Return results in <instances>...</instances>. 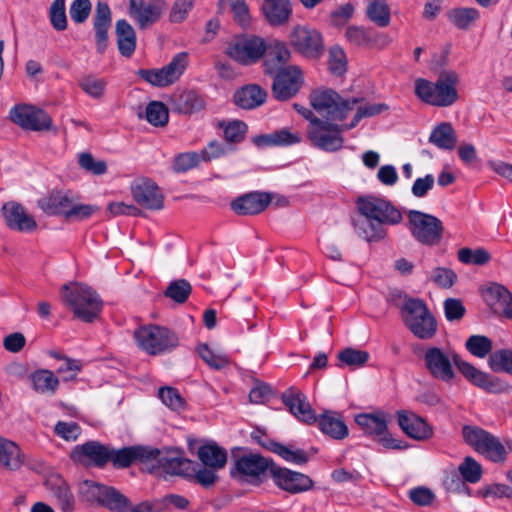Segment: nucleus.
<instances>
[{
  "label": "nucleus",
  "instance_id": "c756f323",
  "mask_svg": "<svg viewBox=\"0 0 512 512\" xmlns=\"http://www.w3.org/2000/svg\"><path fill=\"white\" fill-rule=\"evenodd\" d=\"M262 11L269 24L280 26L288 22L292 7L289 0H264Z\"/></svg>",
  "mask_w": 512,
  "mask_h": 512
},
{
  "label": "nucleus",
  "instance_id": "4d7b16f0",
  "mask_svg": "<svg viewBox=\"0 0 512 512\" xmlns=\"http://www.w3.org/2000/svg\"><path fill=\"white\" fill-rule=\"evenodd\" d=\"M188 55L185 52H181L176 54L171 62L164 66L165 73L169 77L170 81L174 83L179 79V77L183 74L185 71L188 61H187Z\"/></svg>",
  "mask_w": 512,
  "mask_h": 512
},
{
  "label": "nucleus",
  "instance_id": "c03bdc74",
  "mask_svg": "<svg viewBox=\"0 0 512 512\" xmlns=\"http://www.w3.org/2000/svg\"><path fill=\"white\" fill-rule=\"evenodd\" d=\"M192 292V286L186 279L171 281L164 291V296L177 304L185 303Z\"/></svg>",
  "mask_w": 512,
  "mask_h": 512
},
{
  "label": "nucleus",
  "instance_id": "bb28decb",
  "mask_svg": "<svg viewBox=\"0 0 512 512\" xmlns=\"http://www.w3.org/2000/svg\"><path fill=\"white\" fill-rule=\"evenodd\" d=\"M204 106V99L192 90L175 93L171 98V109L178 114L190 115Z\"/></svg>",
  "mask_w": 512,
  "mask_h": 512
},
{
  "label": "nucleus",
  "instance_id": "13d9d810",
  "mask_svg": "<svg viewBox=\"0 0 512 512\" xmlns=\"http://www.w3.org/2000/svg\"><path fill=\"white\" fill-rule=\"evenodd\" d=\"M158 395L161 401L172 410L179 411L185 407L184 399L181 397L177 389L173 387L160 388Z\"/></svg>",
  "mask_w": 512,
  "mask_h": 512
},
{
  "label": "nucleus",
  "instance_id": "37998d69",
  "mask_svg": "<svg viewBox=\"0 0 512 512\" xmlns=\"http://www.w3.org/2000/svg\"><path fill=\"white\" fill-rule=\"evenodd\" d=\"M479 16V11L470 7L455 8L450 11V20L458 29L462 30L471 28Z\"/></svg>",
  "mask_w": 512,
  "mask_h": 512
},
{
  "label": "nucleus",
  "instance_id": "5701e85b",
  "mask_svg": "<svg viewBox=\"0 0 512 512\" xmlns=\"http://www.w3.org/2000/svg\"><path fill=\"white\" fill-rule=\"evenodd\" d=\"M271 464L268 459L258 454H249L239 457L234 464V469L231 470V475L236 474L240 477H250L258 479L268 469L271 471Z\"/></svg>",
  "mask_w": 512,
  "mask_h": 512
},
{
  "label": "nucleus",
  "instance_id": "2f4dec72",
  "mask_svg": "<svg viewBox=\"0 0 512 512\" xmlns=\"http://www.w3.org/2000/svg\"><path fill=\"white\" fill-rule=\"evenodd\" d=\"M72 200L68 193L53 191L39 199L38 206L48 215H63L66 218Z\"/></svg>",
  "mask_w": 512,
  "mask_h": 512
},
{
  "label": "nucleus",
  "instance_id": "0e129e2a",
  "mask_svg": "<svg viewBox=\"0 0 512 512\" xmlns=\"http://www.w3.org/2000/svg\"><path fill=\"white\" fill-rule=\"evenodd\" d=\"M138 75L154 86L164 87L173 84L165 73L164 68L152 70L141 69L138 71Z\"/></svg>",
  "mask_w": 512,
  "mask_h": 512
},
{
  "label": "nucleus",
  "instance_id": "de8ad7c7",
  "mask_svg": "<svg viewBox=\"0 0 512 512\" xmlns=\"http://www.w3.org/2000/svg\"><path fill=\"white\" fill-rule=\"evenodd\" d=\"M79 87L90 97L100 99L104 95L106 81L93 75H85L78 81Z\"/></svg>",
  "mask_w": 512,
  "mask_h": 512
},
{
  "label": "nucleus",
  "instance_id": "49530a36",
  "mask_svg": "<svg viewBox=\"0 0 512 512\" xmlns=\"http://www.w3.org/2000/svg\"><path fill=\"white\" fill-rule=\"evenodd\" d=\"M458 471L465 482L478 483L483 474L482 466L474 458L467 456L458 467Z\"/></svg>",
  "mask_w": 512,
  "mask_h": 512
},
{
  "label": "nucleus",
  "instance_id": "1a4fd4ad",
  "mask_svg": "<svg viewBox=\"0 0 512 512\" xmlns=\"http://www.w3.org/2000/svg\"><path fill=\"white\" fill-rule=\"evenodd\" d=\"M265 52L266 43L264 39L254 35L235 36L226 48V54L243 65L257 62Z\"/></svg>",
  "mask_w": 512,
  "mask_h": 512
},
{
  "label": "nucleus",
  "instance_id": "4be33fe9",
  "mask_svg": "<svg viewBox=\"0 0 512 512\" xmlns=\"http://www.w3.org/2000/svg\"><path fill=\"white\" fill-rule=\"evenodd\" d=\"M283 403L289 411L301 422L313 424L317 421L315 411L305 394L295 388H289L282 394Z\"/></svg>",
  "mask_w": 512,
  "mask_h": 512
},
{
  "label": "nucleus",
  "instance_id": "f3484780",
  "mask_svg": "<svg viewBox=\"0 0 512 512\" xmlns=\"http://www.w3.org/2000/svg\"><path fill=\"white\" fill-rule=\"evenodd\" d=\"M274 74L272 84L274 98L285 101L297 94L302 85V76L296 66L280 69Z\"/></svg>",
  "mask_w": 512,
  "mask_h": 512
},
{
  "label": "nucleus",
  "instance_id": "9b49d317",
  "mask_svg": "<svg viewBox=\"0 0 512 512\" xmlns=\"http://www.w3.org/2000/svg\"><path fill=\"white\" fill-rule=\"evenodd\" d=\"M453 363L467 381L486 392L500 394L511 390V386L506 382L477 369L457 355H453Z\"/></svg>",
  "mask_w": 512,
  "mask_h": 512
},
{
  "label": "nucleus",
  "instance_id": "680f3d73",
  "mask_svg": "<svg viewBox=\"0 0 512 512\" xmlns=\"http://www.w3.org/2000/svg\"><path fill=\"white\" fill-rule=\"evenodd\" d=\"M79 165L94 175H103L107 171V164L104 160H95L92 154L87 152L79 155Z\"/></svg>",
  "mask_w": 512,
  "mask_h": 512
},
{
  "label": "nucleus",
  "instance_id": "6e6d98bb",
  "mask_svg": "<svg viewBox=\"0 0 512 512\" xmlns=\"http://www.w3.org/2000/svg\"><path fill=\"white\" fill-rule=\"evenodd\" d=\"M488 435V431L478 426L465 425L462 428L463 439L469 446L473 447L475 451H478Z\"/></svg>",
  "mask_w": 512,
  "mask_h": 512
},
{
  "label": "nucleus",
  "instance_id": "ddd939ff",
  "mask_svg": "<svg viewBox=\"0 0 512 512\" xmlns=\"http://www.w3.org/2000/svg\"><path fill=\"white\" fill-rule=\"evenodd\" d=\"M133 199L141 207L148 210H160L164 206V196L156 184L150 178H136L130 187Z\"/></svg>",
  "mask_w": 512,
  "mask_h": 512
},
{
  "label": "nucleus",
  "instance_id": "2eb2a0df",
  "mask_svg": "<svg viewBox=\"0 0 512 512\" xmlns=\"http://www.w3.org/2000/svg\"><path fill=\"white\" fill-rule=\"evenodd\" d=\"M9 117L20 127L34 131L48 130L52 125V120L46 112L27 104L14 106L9 112Z\"/></svg>",
  "mask_w": 512,
  "mask_h": 512
},
{
  "label": "nucleus",
  "instance_id": "79ce46f5",
  "mask_svg": "<svg viewBox=\"0 0 512 512\" xmlns=\"http://www.w3.org/2000/svg\"><path fill=\"white\" fill-rule=\"evenodd\" d=\"M477 452L493 462H503L506 458L505 447L499 439L491 433H489Z\"/></svg>",
  "mask_w": 512,
  "mask_h": 512
},
{
  "label": "nucleus",
  "instance_id": "f704fd0d",
  "mask_svg": "<svg viewBox=\"0 0 512 512\" xmlns=\"http://www.w3.org/2000/svg\"><path fill=\"white\" fill-rule=\"evenodd\" d=\"M426 367L437 379L448 380V356L439 348L432 347L425 353Z\"/></svg>",
  "mask_w": 512,
  "mask_h": 512
},
{
  "label": "nucleus",
  "instance_id": "e433bc0d",
  "mask_svg": "<svg viewBox=\"0 0 512 512\" xmlns=\"http://www.w3.org/2000/svg\"><path fill=\"white\" fill-rule=\"evenodd\" d=\"M197 455L204 466L214 470L222 469L227 462L226 450L216 443L202 445L199 447Z\"/></svg>",
  "mask_w": 512,
  "mask_h": 512
},
{
  "label": "nucleus",
  "instance_id": "39448f33",
  "mask_svg": "<svg viewBox=\"0 0 512 512\" xmlns=\"http://www.w3.org/2000/svg\"><path fill=\"white\" fill-rule=\"evenodd\" d=\"M138 346L150 355H158L172 351L179 344L175 332L167 327L146 325L134 331Z\"/></svg>",
  "mask_w": 512,
  "mask_h": 512
},
{
  "label": "nucleus",
  "instance_id": "e2e57ef3",
  "mask_svg": "<svg viewBox=\"0 0 512 512\" xmlns=\"http://www.w3.org/2000/svg\"><path fill=\"white\" fill-rule=\"evenodd\" d=\"M338 358L349 366L360 367L368 361L369 354L366 351L346 348L339 353Z\"/></svg>",
  "mask_w": 512,
  "mask_h": 512
},
{
  "label": "nucleus",
  "instance_id": "69168bd1",
  "mask_svg": "<svg viewBox=\"0 0 512 512\" xmlns=\"http://www.w3.org/2000/svg\"><path fill=\"white\" fill-rule=\"evenodd\" d=\"M329 69L338 76L346 71V55L338 46L332 47L329 51Z\"/></svg>",
  "mask_w": 512,
  "mask_h": 512
},
{
  "label": "nucleus",
  "instance_id": "423d86ee",
  "mask_svg": "<svg viewBox=\"0 0 512 512\" xmlns=\"http://www.w3.org/2000/svg\"><path fill=\"white\" fill-rule=\"evenodd\" d=\"M402 318L408 329L420 339H429L436 332V320L420 299L405 301Z\"/></svg>",
  "mask_w": 512,
  "mask_h": 512
},
{
  "label": "nucleus",
  "instance_id": "3c124183",
  "mask_svg": "<svg viewBox=\"0 0 512 512\" xmlns=\"http://www.w3.org/2000/svg\"><path fill=\"white\" fill-rule=\"evenodd\" d=\"M49 19L55 30L64 31L67 28L65 0H54L52 2L49 9Z\"/></svg>",
  "mask_w": 512,
  "mask_h": 512
},
{
  "label": "nucleus",
  "instance_id": "603ef678",
  "mask_svg": "<svg viewBox=\"0 0 512 512\" xmlns=\"http://www.w3.org/2000/svg\"><path fill=\"white\" fill-rule=\"evenodd\" d=\"M458 259L464 264L484 265L490 260V254L483 248L472 250L465 247L458 251Z\"/></svg>",
  "mask_w": 512,
  "mask_h": 512
},
{
  "label": "nucleus",
  "instance_id": "b1692460",
  "mask_svg": "<svg viewBox=\"0 0 512 512\" xmlns=\"http://www.w3.org/2000/svg\"><path fill=\"white\" fill-rule=\"evenodd\" d=\"M112 24V13L106 2L99 1L96 5L93 17V29L95 32L96 50L103 54L108 44V31Z\"/></svg>",
  "mask_w": 512,
  "mask_h": 512
},
{
  "label": "nucleus",
  "instance_id": "6e6552de",
  "mask_svg": "<svg viewBox=\"0 0 512 512\" xmlns=\"http://www.w3.org/2000/svg\"><path fill=\"white\" fill-rule=\"evenodd\" d=\"M390 416L382 411L363 413L355 416V422L363 432L372 436L387 449L402 450L406 448L400 440L393 438L387 429Z\"/></svg>",
  "mask_w": 512,
  "mask_h": 512
},
{
  "label": "nucleus",
  "instance_id": "0eeeda50",
  "mask_svg": "<svg viewBox=\"0 0 512 512\" xmlns=\"http://www.w3.org/2000/svg\"><path fill=\"white\" fill-rule=\"evenodd\" d=\"M407 226L412 236L421 244L437 245L443 235L442 222L433 215L417 211H408Z\"/></svg>",
  "mask_w": 512,
  "mask_h": 512
},
{
  "label": "nucleus",
  "instance_id": "412c9836",
  "mask_svg": "<svg viewBox=\"0 0 512 512\" xmlns=\"http://www.w3.org/2000/svg\"><path fill=\"white\" fill-rule=\"evenodd\" d=\"M1 211L10 229L19 232H33L37 229V222L20 203L7 202L2 206Z\"/></svg>",
  "mask_w": 512,
  "mask_h": 512
},
{
  "label": "nucleus",
  "instance_id": "58836bf2",
  "mask_svg": "<svg viewBox=\"0 0 512 512\" xmlns=\"http://www.w3.org/2000/svg\"><path fill=\"white\" fill-rule=\"evenodd\" d=\"M264 448L268 449L279 455L287 462H291L296 465H304L309 461L308 454L302 449H293L291 446H285L281 443L269 440L268 442H261Z\"/></svg>",
  "mask_w": 512,
  "mask_h": 512
},
{
  "label": "nucleus",
  "instance_id": "ea45409f",
  "mask_svg": "<svg viewBox=\"0 0 512 512\" xmlns=\"http://www.w3.org/2000/svg\"><path fill=\"white\" fill-rule=\"evenodd\" d=\"M29 378L37 393L53 395L58 390L59 379L48 369H38L31 373Z\"/></svg>",
  "mask_w": 512,
  "mask_h": 512
},
{
  "label": "nucleus",
  "instance_id": "a211bd4d",
  "mask_svg": "<svg viewBox=\"0 0 512 512\" xmlns=\"http://www.w3.org/2000/svg\"><path fill=\"white\" fill-rule=\"evenodd\" d=\"M110 448L98 441H88L82 445L75 446L70 454L75 463L86 466L94 465L104 467L111 457Z\"/></svg>",
  "mask_w": 512,
  "mask_h": 512
},
{
  "label": "nucleus",
  "instance_id": "473e14b6",
  "mask_svg": "<svg viewBox=\"0 0 512 512\" xmlns=\"http://www.w3.org/2000/svg\"><path fill=\"white\" fill-rule=\"evenodd\" d=\"M320 430L333 439L341 440L348 436V427L336 412H325L317 421Z\"/></svg>",
  "mask_w": 512,
  "mask_h": 512
},
{
  "label": "nucleus",
  "instance_id": "a878e982",
  "mask_svg": "<svg viewBox=\"0 0 512 512\" xmlns=\"http://www.w3.org/2000/svg\"><path fill=\"white\" fill-rule=\"evenodd\" d=\"M266 59L264 62L265 73L273 75L281 66L288 63L291 58V52L284 42L274 40L268 46L266 45Z\"/></svg>",
  "mask_w": 512,
  "mask_h": 512
},
{
  "label": "nucleus",
  "instance_id": "f8f14e48",
  "mask_svg": "<svg viewBox=\"0 0 512 512\" xmlns=\"http://www.w3.org/2000/svg\"><path fill=\"white\" fill-rule=\"evenodd\" d=\"M167 10L164 0H129L128 14L140 29H146L160 20Z\"/></svg>",
  "mask_w": 512,
  "mask_h": 512
},
{
  "label": "nucleus",
  "instance_id": "cd10ccee",
  "mask_svg": "<svg viewBox=\"0 0 512 512\" xmlns=\"http://www.w3.org/2000/svg\"><path fill=\"white\" fill-rule=\"evenodd\" d=\"M45 485L56 498L63 512H71L74 509V496L67 482L62 477L58 475L51 476L46 480Z\"/></svg>",
  "mask_w": 512,
  "mask_h": 512
},
{
  "label": "nucleus",
  "instance_id": "774afa93",
  "mask_svg": "<svg viewBox=\"0 0 512 512\" xmlns=\"http://www.w3.org/2000/svg\"><path fill=\"white\" fill-rule=\"evenodd\" d=\"M120 512H164V504L160 498L153 500H145L136 505H131L123 508Z\"/></svg>",
  "mask_w": 512,
  "mask_h": 512
},
{
  "label": "nucleus",
  "instance_id": "aec40b11",
  "mask_svg": "<svg viewBox=\"0 0 512 512\" xmlns=\"http://www.w3.org/2000/svg\"><path fill=\"white\" fill-rule=\"evenodd\" d=\"M152 467L158 464L163 470L171 475L186 476L191 473L192 461L183 456L178 449L159 450V455L149 463Z\"/></svg>",
  "mask_w": 512,
  "mask_h": 512
},
{
  "label": "nucleus",
  "instance_id": "4468645a",
  "mask_svg": "<svg viewBox=\"0 0 512 512\" xmlns=\"http://www.w3.org/2000/svg\"><path fill=\"white\" fill-rule=\"evenodd\" d=\"M109 453H111L109 462H111L115 468H127L135 463L149 464L153 458L159 455V449L149 446L134 445L121 449L110 448Z\"/></svg>",
  "mask_w": 512,
  "mask_h": 512
},
{
  "label": "nucleus",
  "instance_id": "7ed1b4c3",
  "mask_svg": "<svg viewBox=\"0 0 512 512\" xmlns=\"http://www.w3.org/2000/svg\"><path fill=\"white\" fill-rule=\"evenodd\" d=\"M61 297L72 308L75 317L84 322H93L102 310L99 295L84 284H65Z\"/></svg>",
  "mask_w": 512,
  "mask_h": 512
},
{
  "label": "nucleus",
  "instance_id": "f257e3e1",
  "mask_svg": "<svg viewBox=\"0 0 512 512\" xmlns=\"http://www.w3.org/2000/svg\"><path fill=\"white\" fill-rule=\"evenodd\" d=\"M309 98L314 110L326 118V121L314 119V126L307 129L309 140L313 146L327 152L340 150L344 144L343 127L332 122L345 120L354 106L363 103L364 99H345L332 89L314 90Z\"/></svg>",
  "mask_w": 512,
  "mask_h": 512
},
{
  "label": "nucleus",
  "instance_id": "dca6fc26",
  "mask_svg": "<svg viewBox=\"0 0 512 512\" xmlns=\"http://www.w3.org/2000/svg\"><path fill=\"white\" fill-rule=\"evenodd\" d=\"M271 476L279 489L290 494H300L314 486V481L308 475L276 465L271 467Z\"/></svg>",
  "mask_w": 512,
  "mask_h": 512
},
{
  "label": "nucleus",
  "instance_id": "5fc2aeb1",
  "mask_svg": "<svg viewBox=\"0 0 512 512\" xmlns=\"http://www.w3.org/2000/svg\"><path fill=\"white\" fill-rule=\"evenodd\" d=\"M345 37L350 44L358 47H367L372 42L371 32L360 26L347 27Z\"/></svg>",
  "mask_w": 512,
  "mask_h": 512
},
{
  "label": "nucleus",
  "instance_id": "338daca9",
  "mask_svg": "<svg viewBox=\"0 0 512 512\" xmlns=\"http://www.w3.org/2000/svg\"><path fill=\"white\" fill-rule=\"evenodd\" d=\"M200 154L196 152L181 153L175 157L173 169L176 172H186L196 167L200 161Z\"/></svg>",
  "mask_w": 512,
  "mask_h": 512
},
{
  "label": "nucleus",
  "instance_id": "bf43d9fd",
  "mask_svg": "<svg viewBox=\"0 0 512 512\" xmlns=\"http://www.w3.org/2000/svg\"><path fill=\"white\" fill-rule=\"evenodd\" d=\"M201 359L213 369H222L228 365V359L219 354H215L207 344H201L197 348Z\"/></svg>",
  "mask_w": 512,
  "mask_h": 512
},
{
  "label": "nucleus",
  "instance_id": "a18cd8bd",
  "mask_svg": "<svg viewBox=\"0 0 512 512\" xmlns=\"http://www.w3.org/2000/svg\"><path fill=\"white\" fill-rule=\"evenodd\" d=\"M145 118L155 127H164L168 123L169 112L162 102L152 101L146 107Z\"/></svg>",
  "mask_w": 512,
  "mask_h": 512
},
{
  "label": "nucleus",
  "instance_id": "4c0bfd02",
  "mask_svg": "<svg viewBox=\"0 0 512 512\" xmlns=\"http://www.w3.org/2000/svg\"><path fill=\"white\" fill-rule=\"evenodd\" d=\"M23 464V455L19 446L0 436V467L17 470Z\"/></svg>",
  "mask_w": 512,
  "mask_h": 512
},
{
  "label": "nucleus",
  "instance_id": "393cba45",
  "mask_svg": "<svg viewBox=\"0 0 512 512\" xmlns=\"http://www.w3.org/2000/svg\"><path fill=\"white\" fill-rule=\"evenodd\" d=\"M271 200L269 193L251 192L235 199L231 208L238 215H255L264 211Z\"/></svg>",
  "mask_w": 512,
  "mask_h": 512
},
{
  "label": "nucleus",
  "instance_id": "8fccbe9b",
  "mask_svg": "<svg viewBox=\"0 0 512 512\" xmlns=\"http://www.w3.org/2000/svg\"><path fill=\"white\" fill-rule=\"evenodd\" d=\"M467 350L478 358H484L492 349V342L486 336L473 335L466 341Z\"/></svg>",
  "mask_w": 512,
  "mask_h": 512
},
{
  "label": "nucleus",
  "instance_id": "c9c22d12",
  "mask_svg": "<svg viewBox=\"0 0 512 512\" xmlns=\"http://www.w3.org/2000/svg\"><path fill=\"white\" fill-rule=\"evenodd\" d=\"M113 512H120L121 509L129 506L130 501L115 488L102 485L95 496V502Z\"/></svg>",
  "mask_w": 512,
  "mask_h": 512
},
{
  "label": "nucleus",
  "instance_id": "864d4df0",
  "mask_svg": "<svg viewBox=\"0 0 512 512\" xmlns=\"http://www.w3.org/2000/svg\"><path fill=\"white\" fill-rule=\"evenodd\" d=\"M473 496L492 499L512 498V488L505 484L494 483L478 489Z\"/></svg>",
  "mask_w": 512,
  "mask_h": 512
},
{
  "label": "nucleus",
  "instance_id": "7c9ffc66",
  "mask_svg": "<svg viewBox=\"0 0 512 512\" xmlns=\"http://www.w3.org/2000/svg\"><path fill=\"white\" fill-rule=\"evenodd\" d=\"M398 424L408 436L414 439H424L430 435V429L425 421L408 411L398 412Z\"/></svg>",
  "mask_w": 512,
  "mask_h": 512
},
{
  "label": "nucleus",
  "instance_id": "c85d7f7f",
  "mask_svg": "<svg viewBox=\"0 0 512 512\" xmlns=\"http://www.w3.org/2000/svg\"><path fill=\"white\" fill-rule=\"evenodd\" d=\"M267 98V91L257 84H249L237 90L234 102L243 109H254L261 106Z\"/></svg>",
  "mask_w": 512,
  "mask_h": 512
},
{
  "label": "nucleus",
  "instance_id": "72a5a7b5",
  "mask_svg": "<svg viewBox=\"0 0 512 512\" xmlns=\"http://www.w3.org/2000/svg\"><path fill=\"white\" fill-rule=\"evenodd\" d=\"M115 33L120 54L127 58L131 57L136 48L134 28L125 19H121L116 22Z\"/></svg>",
  "mask_w": 512,
  "mask_h": 512
},
{
  "label": "nucleus",
  "instance_id": "09e8293b",
  "mask_svg": "<svg viewBox=\"0 0 512 512\" xmlns=\"http://www.w3.org/2000/svg\"><path fill=\"white\" fill-rule=\"evenodd\" d=\"M488 362L493 371H504L512 375V350H497L490 355Z\"/></svg>",
  "mask_w": 512,
  "mask_h": 512
},
{
  "label": "nucleus",
  "instance_id": "a19ab883",
  "mask_svg": "<svg viewBox=\"0 0 512 512\" xmlns=\"http://www.w3.org/2000/svg\"><path fill=\"white\" fill-rule=\"evenodd\" d=\"M366 16L378 27H387L391 21L390 7L385 1L371 0L366 7Z\"/></svg>",
  "mask_w": 512,
  "mask_h": 512
},
{
  "label": "nucleus",
  "instance_id": "f03ea898",
  "mask_svg": "<svg viewBox=\"0 0 512 512\" xmlns=\"http://www.w3.org/2000/svg\"><path fill=\"white\" fill-rule=\"evenodd\" d=\"M359 216L354 219L356 233L368 242H378L385 238L386 225L399 224L402 213L388 201L367 197L357 201Z\"/></svg>",
  "mask_w": 512,
  "mask_h": 512
},
{
  "label": "nucleus",
  "instance_id": "20e7f679",
  "mask_svg": "<svg viewBox=\"0 0 512 512\" xmlns=\"http://www.w3.org/2000/svg\"><path fill=\"white\" fill-rule=\"evenodd\" d=\"M445 62V53L438 56L435 55L432 60L431 69L439 73V78L435 83L423 78L415 81V93L425 103L434 106L448 105V74L442 70Z\"/></svg>",
  "mask_w": 512,
  "mask_h": 512
},
{
  "label": "nucleus",
  "instance_id": "052dcab7",
  "mask_svg": "<svg viewBox=\"0 0 512 512\" xmlns=\"http://www.w3.org/2000/svg\"><path fill=\"white\" fill-rule=\"evenodd\" d=\"M91 10L90 0H74L70 5L69 14L74 23L82 24L88 19Z\"/></svg>",
  "mask_w": 512,
  "mask_h": 512
},
{
  "label": "nucleus",
  "instance_id": "9d476101",
  "mask_svg": "<svg viewBox=\"0 0 512 512\" xmlns=\"http://www.w3.org/2000/svg\"><path fill=\"white\" fill-rule=\"evenodd\" d=\"M289 44L306 58L317 59L324 53V43L320 32L305 25L293 27L289 34Z\"/></svg>",
  "mask_w": 512,
  "mask_h": 512
},
{
  "label": "nucleus",
  "instance_id": "6ab92c4d",
  "mask_svg": "<svg viewBox=\"0 0 512 512\" xmlns=\"http://www.w3.org/2000/svg\"><path fill=\"white\" fill-rule=\"evenodd\" d=\"M481 295L494 313L512 319V294L506 287L491 283L481 289Z\"/></svg>",
  "mask_w": 512,
  "mask_h": 512
}]
</instances>
